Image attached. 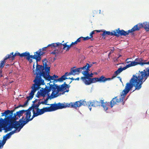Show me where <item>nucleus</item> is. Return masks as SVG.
<instances>
[{
	"label": "nucleus",
	"mask_w": 149,
	"mask_h": 149,
	"mask_svg": "<svg viewBox=\"0 0 149 149\" xmlns=\"http://www.w3.org/2000/svg\"><path fill=\"white\" fill-rule=\"evenodd\" d=\"M43 66L42 65H40L37 64L36 67V71L35 72V74L36 75L35 77V79L37 80L39 82H42L41 85H43L45 84L44 80L42 79L41 76L46 80L50 81L51 80H54V79L58 78L57 75H54L53 76H51L49 73L50 72V67L48 66L47 64L48 62L46 58H44L42 60Z\"/></svg>",
	"instance_id": "f257e3e1"
},
{
	"label": "nucleus",
	"mask_w": 149,
	"mask_h": 149,
	"mask_svg": "<svg viewBox=\"0 0 149 149\" xmlns=\"http://www.w3.org/2000/svg\"><path fill=\"white\" fill-rule=\"evenodd\" d=\"M146 69L143 71H139L136 75H133L130 81L135 87V89L132 92L135 90H139L142 87V85L149 76V60H145L143 63Z\"/></svg>",
	"instance_id": "f03ea898"
},
{
	"label": "nucleus",
	"mask_w": 149,
	"mask_h": 149,
	"mask_svg": "<svg viewBox=\"0 0 149 149\" xmlns=\"http://www.w3.org/2000/svg\"><path fill=\"white\" fill-rule=\"evenodd\" d=\"M55 81H54L52 82L50 81L49 83L47 84V85L49 84V86H47V88L49 92L52 90V91L51 95L52 98L57 97L60 92H63L62 94H64L65 92H68L70 86L67 84L65 82L60 86L56 84H55Z\"/></svg>",
	"instance_id": "7ed1b4c3"
},
{
	"label": "nucleus",
	"mask_w": 149,
	"mask_h": 149,
	"mask_svg": "<svg viewBox=\"0 0 149 149\" xmlns=\"http://www.w3.org/2000/svg\"><path fill=\"white\" fill-rule=\"evenodd\" d=\"M134 86L130 81L127 82L125 85V89L122 91L119 98H118L116 96L113 98L110 102V106L111 108L116 104H117L120 102H122V104L123 105L125 104V101H123L126 95L128 93Z\"/></svg>",
	"instance_id": "20e7f679"
},
{
	"label": "nucleus",
	"mask_w": 149,
	"mask_h": 149,
	"mask_svg": "<svg viewBox=\"0 0 149 149\" xmlns=\"http://www.w3.org/2000/svg\"><path fill=\"white\" fill-rule=\"evenodd\" d=\"M1 126L6 132L11 131L14 128L16 130H18L19 132L22 128H21V123L19 121L10 120L8 121L6 119L0 118Z\"/></svg>",
	"instance_id": "39448f33"
},
{
	"label": "nucleus",
	"mask_w": 149,
	"mask_h": 149,
	"mask_svg": "<svg viewBox=\"0 0 149 149\" xmlns=\"http://www.w3.org/2000/svg\"><path fill=\"white\" fill-rule=\"evenodd\" d=\"M44 53L41 52V49H39L35 53L34 55H30L29 52H26L21 54V57H26V59L31 63L32 62V59H35L37 62L41 60V56Z\"/></svg>",
	"instance_id": "423d86ee"
},
{
	"label": "nucleus",
	"mask_w": 149,
	"mask_h": 149,
	"mask_svg": "<svg viewBox=\"0 0 149 149\" xmlns=\"http://www.w3.org/2000/svg\"><path fill=\"white\" fill-rule=\"evenodd\" d=\"M103 33L102 34V36L103 37L106 35L114 36L117 37L120 36H126L128 35V32L127 31H125L123 30H120V29L118 28L114 31L113 32H110L109 31H107L105 30L103 31Z\"/></svg>",
	"instance_id": "0eeeda50"
},
{
	"label": "nucleus",
	"mask_w": 149,
	"mask_h": 149,
	"mask_svg": "<svg viewBox=\"0 0 149 149\" xmlns=\"http://www.w3.org/2000/svg\"><path fill=\"white\" fill-rule=\"evenodd\" d=\"M24 113L26 116L24 118V116H23L19 120V122L21 123V128H22L25 125L29 122L32 120L35 117V116H33V113L31 118H30L31 116V111H29L26 110H25Z\"/></svg>",
	"instance_id": "6e6552de"
},
{
	"label": "nucleus",
	"mask_w": 149,
	"mask_h": 149,
	"mask_svg": "<svg viewBox=\"0 0 149 149\" xmlns=\"http://www.w3.org/2000/svg\"><path fill=\"white\" fill-rule=\"evenodd\" d=\"M33 82H34L35 83L33 84V86L31 87L32 90L31 91V92L29 93V95L26 97L27 100H29L32 99L35 93L37 90H38L40 88V86L41 85V84H42L41 83L42 82L38 81L37 79H35L33 80Z\"/></svg>",
	"instance_id": "1a4fd4ad"
},
{
	"label": "nucleus",
	"mask_w": 149,
	"mask_h": 149,
	"mask_svg": "<svg viewBox=\"0 0 149 149\" xmlns=\"http://www.w3.org/2000/svg\"><path fill=\"white\" fill-rule=\"evenodd\" d=\"M143 28L147 31H149V22H145L143 24H138L134 26L132 29L127 31L128 32V35L130 33H132V32L138 31L141 28Z\"/></svg>",
	"instance_id": "9d476101"
},
{
	"label": "nucleus",
	"mask_w": 149,
	"mask_h": 149,
	"mask_svg": "<svg viewBox=\"0 0 149 149\" xmlns=\"http://www.w3.org/2000/svg\"><path fill=\"white\" fill-rule=\"evenodd\" d=\"M82 105L87 106L90 110H91V107H96L98 106H100L101 105V100L100 101L96 100H93L92 102H86L84 100H82Z\"/></svg>",
	"instance_id": "9b49d317"
},
{
	"label": "nucleus",
	"mask_w": 149,
	"mask_h": 149,
	"mask_svg": "<svg viewBox=\"0 0 149 149\" xmlns=\"http://www.w3.org/2000/svg\"><path fill=\"white\" fill-rule=\"evenodd\" d=\"M32 111L33 113V116L36 117L39 115H41L45 112L51 111L50 107H44L41 109H38L36 110V112L34 110H33Z\"/></svg>",
	"instance_id": "f8f14e48"
},
{
	"label": "nucleus",
	"mask_w": 149,
	"mask_h": 149,
	"mask_svg": "<svg viewBox=\"0 0 149 149\" xmlns=\"http://www.w3.org/2000/svg\"><path fill=\"white\" fill-rule=\"evenodd\" d=\"M82 106V100L79 101H76L75 102H70V103H66L65 104V108L66 107H71L77 109V107L79 108Z\"/></svg>",
	"instance_id": "ddd939ff"
},
{
	"label": "nucleus",
	"mask_w": 149,
	"mask_h": 149,
	"mask_svg": "<svg viewBox=\"0 0 149 149\" xmlns=\"http://www.w3.org/2000/svg\"><path fill=\"white\" fill-rule=\"evenodd\" d=\"M65 104L59 102L57 104H50V108L51 111H53L58 109L65 108Z\"/></svg>",
	"instance_id": "4468645a"
},
{
	"label": "nucleus",
	"mask_w": 149,
	"mask_h": 149,
	"mask_svg": "<svg viewBox=\"0 0 149 149\" xmlns=\"http://www.w3.org/2000/svg\"><path fill=\"white\" fill-rule=\"evenodd\" d=\"M67 43H64V44H62L61 43L59 42H57L56 43H53L51 44H49L48 45V46H51V47H58L59 49H61L62 48L63 46V49H65V48L67 47L68 45H67Z\"/></svg>",
	"instance_id": "2eb2a0df"
},
{
	"label": "nucleus",
	"mask_w": 149,
	"mask_h": 149,
	"mask_svg": "<svg viewBox=\"0 0 149 149\" xmlns=\"http://www.w3.org/2000/svg\"><path fill=\"white\" fill-rule=\"evenodd\" d=\"M82 81L86 85H89L91 83L98 82L97 77L89 78L85 80H82Z\"/></svg>",
	"instance_id": "dca6fc26"
},
{
	"label": "nucleus",
	"mask_w": 149,
	"mask_h": 149,
	"mask_svg": "<svg viewBox=\"0 0 149 149\" xmlns=\"http://www.w3.org/2000/svg\"><path fill=\"white\" fill-rule=\"evenodd\" d=\"M18 56L20 57L21 54L19 52L15 53L14 54V53L12 52L10 54H7L6 56V58L5 60H7L8 58H10V59L13 60L15 58V56Z\"/></svg>",
	"instance_id": "f3484780"
},
{
	"label": "nucleus",
	"mask_w": 149,
	"mask_h": 149,
	"mask_svg": "<svg viewBox=\"0 0 149 149\" xmlns=\"http://www.w3.org/2000/svg\"><path fill=\"white\" fill-rule=\"evenodd\" d=\"M129 59V58H127L126 60V62L128 64L127 65L125 66L124 67V68L125 70L127 68H129L131 67L135 66L137 65V63L136 62L135 60L134 61H129L128 60Z\"/></svg>",
	"instance_id": "a211bd4d"
},
{
	"label": "nucleus",
	"mask_w": 149,
	"mask_h": 149,
	"mask_svg": "<svg viewBox=\"0 0 149 149\" xmlns=\"http://www.w3.org/2000/svg\"><path fill=\"white\" fill-rule=\"evenodd\" d=\"M75 67H74L71 68L70 70V74L73 75H75L76 74H78L80 72V68H75Z\"/></svg>",
	"instance_id": "6ab92c4d"
},
{
	"label": "nucleus",
	"mask_w": 149,
	"mask_h": 149,
	"mask_svg": "<svg viewBox=\"0 0 149 149\" xmlns=\"http://www.w3.org/2000/svg\"><path fill=\"white\" fill-rule=\"evenodd\" d=\"M15 108L14 109L11 111L9 110L6 111L4 112L1 113L2 115L1 116H5L6 117L7 116L8 114H9V116H13V112L15 111Z\"/></svg>",
	"instance_id": "aec40b11"
},
{
	"label": "nucleus",
	"mask_w": 149,
	"mask_h": 149,
	"mask_svg": "<svg viewBox=\"0 0 149 149\" xmlns=\"http://www.w3.org/2000/svg\"><path fill=\"white\" fill-rule=\"evenodd\" d=\"M104 100H101V106H102L104 109L106 111L108 110V107L110 106L109 104H110V103H109V102H104Z\"/></svg>",
	"instance_id": "412c9836"
},
{
	"label": "nucleus",
	"mask_w": 149,
	"mask_h": 149,
	"mask_svg": "<svg viewBox=\"0 0 149 149\" xmlns=\"http://www.w3.org/2000/svg\"><path fill=\"white\" fill-rule=\"evenodd\" d=\"M87 72H86V71L85 72L86 73H84V74H85V75L84 77H81V79L82 81L85 80L86 79L91 78V77H93V74L92 73L90 74L89 72V71Z\"/></svg>",
	"instance_id": "4be33fe9"
},
{
	"label": "nucleus",
	"mask_w": 149,
	"mask_h": 149,
	"mask_svg": "<svg viewBox=\"0 0 149 149\" xmlns=\"http://www.w3.org/2000/svg\"><path fill=\"white\" fill-rule=\"evenodd\" d=\"M98 81L101 82H104L107 81L111 80L110 78H106L104 76L102 75L99 78L97 77Z\"/></svg>",
	"instance_id": "5701e85b"
},
{
	"label": "nucleus",
	"mask_w": 149,
	"mask_h": 149,
	"mask_svg": "<svg viewBox=\"0 0 149 149\" xmlns=\"http://www.w3.org/2000/svg\"><path fill=\"white\" fill-rule=\"evenodd\" d=\"M145 60H144L142 58H137L135 59L136 62L137 63V65H139L141 66L143 65V63Z\"/></svg>",
	"instance_id": "b1692460"
},
{
	"label": "nucleus",
	"mask_w": 149,
	"mask_h": 149,
	"mask_svg": "<svg viewBox=\"0 0 149 149\" xmlns=\"http://www.w3.org/2000/svg\"><path fill=\"white\" fill-rule=\"evenodd\" d=\"M49 91L47 88V86H46V87L44 88V91H42L41 93V96L45 97L47 94H48Z\"/></svg>",
	"instance_id": "393cba45"
},
{
	"label": "nucleus",
	"mask_w": 149,
	"mask_h": 149,
	"mask_svg": "<svg viewBox=\"0 0 149 149\" xmlns=\"http://www.w3.org/2000/svg\"><path fill=\"white\" fill-rule=\"evenodd\" d=\"M16 114L15 113L14 116H5V117L4 118L6 119L7 120H8V121H9L10 120L16 121L17 120V118H16Z\"/></svg>",
	"instance_id": "a878e982"
},
{
	"label": "nucleus",
	"mask_w": 149,
	"mask_h": 149,
	"mask_svg": "<svg viewBox=\"0 0 149 149\" xmlns=\"http://www.w3.org/2000/svg\"><path fill=\"white\" fill-rule=\"evenodd\" d=\"M25 110H22L17 111L16 113H15L16 115L20 118L21 116H22L23 114L25 113Z\"/></svg>",
	"instance_id": "bb28decb"
},
{
	"label": "nucleus",
	"mask_w": 149,
	"mask_h": 149,
	"mask_svg": "<svg viewBox=\"0 0 149 149\" xmlns=\"http://www.w3.org/2000/svg\"><path fill=\"white\" fill-rule=\"evenodd\" d=\"M66 79H68L65 76V75H63L61 77L57 79H54V81H55L56 82L57 81L61 82L64 80H65Z\"/></svg>",
	"instance_id": "cd10ccee"
},
{
	"label": "nucleus",
	"mask_w": 149,
	"mask_h": 149,
	"mask_svg": "<svg viewBox=\"0 0 149 149\" xmlns=\"http://www.w3.org/2000/svg\"><path fill=\"white\" fill-rule=\"evenodd\" d=\"M125 69L123 67V68H119L117 70L114 72V73L116 75H117L119 74L122 72L123 70Z\"/></svg>",
	"instance_id": "c85d7f7f"
},
{
	"label": "nucleus",
	"mask_w": 149,
	"mask_h": 149,
	"mask_svg": "<svg viewBox=\"0 0 149 149\" xmlns=\"http://www.w3.org/2000/svg\"><path fill=\"white\" fill-rule=\"evenodd\" d=\"M92 66V64H89L88 63H86V64L85 66H84V67L83 68H85L86 67L87 68V69L86 70V72H88L87 71H89V68L91 67Z\"/></svg>",
	"instance_id": "c756f323"
},
{
	"label": "nucleus",
	"mask_w": 149,
	"mask_h": 149,
	"mask_svg": "<svg viewBox=\"0 0 149 149\" xmlns=\"http://www.w3.org/2000/svg\"><path fill=\"white\" fill-rule=\"evenodd\" d=\"M84 66L82 68H79L81 69L80 70V72H81L82 74L84 75V77L85 76V74H84V73H86V70L87 69V68L86 67L85 68H83Z\"/></svg>",
	"instance_id": "7c9ffc66"
},
{
	"label": "nucleus",
	"mask_w": 149,
	"mask_h": 149,
	"mask_svg": "<svg viewBox=\"0 0 149 149\" xmlns=\"http://www.w3.org/2000/svg\"><path fill=\"white\" fill-rule=\"evenodd\" d=\"M10 137L11 136L9 133L7 134L5 136H4L3 137V141H5H5L7 139H9Z\"/></svg>",
	"instance_id": "2f4dec72"
},
{
	"label": "nucleus",
	"mask_w": 149,
	"mask_h": 149,
	"mask_svg": "<svg viewBox=\"0 0 149 149\" xmlns=\"http://www.w3.org/2000/svg\"><path fill=\"white\" fill-rule=\"evenodd\" d=\"M5 58L6 57L4 58L3 60L2 61L1 63H0V68H2L4 66L5 63V61L6 60H5Z\"/></svg>",
	"instance_id": "473e14b6"
},
{
	"label": "nucleus",
	"mask_w": 149,
	"mask_h": 149,
	"mask_svg": "<svg viewBox=\"0 0 149 149\" xmlns=\"http://www.w3.org/2000/svg\"><path fill=\"white\" fill-rule=\"evenodd\" d=\"M60 53V51L57 50L55 49L51 53V54H54L56 56L58 54Z\"/></svg>",
	"instance_id": "72a5a7b5"
},
{
	"label": "nucleus",
	"mask_w": 149,
	"mask_h": 149,
	"mask_svg": "<svg viewBox=\"0 0 149 149\" xmlns=\"http://www.w3.org/2000/svg\"><path fill=\"white\" fill-rule=\"evenodd\" d=\"M47 95H48L47 97L45 100L44 102H45V105H50V104H47V101L49 98L51 99L52 98V97L51 98L50 97V96L49 95V94H48Z\"/></svg>",
	"instance_id": "f704fd0d"
},
{
	"label": "nucleus",
	"mask_w": 149,
	"mask_h": 149,
	"mask_svg": "<svg viewBox=\"0 0 149 149\" xmlns=\"http://www.w3.org/2000/svg\"><path fill=\"white\" fill-rule=\"evenodd\" d=\"M49 46H48V45L46 47H44L43 48H42V49H41V52H42L43 53H44L42 55H43L45 53V51L46 50V49L48 47H49ZM51 47V46H50Z\"/></svg>",
	"instance_id": "c9c22d12"
},
{
	"label": "nucleus",
	"mask_w": 149,
	"mask_h": 149,
	"mask_svg": "<svg viewBox=\"0 0 149 149\" xmlns=\"http://www.w3.org/2000/svg\"><path fill=\"white\" fill-rule=\"evenodd\" d=\"M82 40H84V41L88 40L91 38H90L88 36H87L86 37H82Z\"/></svg>",
	"instance_id": "e433bc0d"
},
{
	"label": "nucleus",
	"mask_w": 149,
	"mask_h": 149,
	"mask_svg": "<svg viewBox=\"0 0 149 149\" xmlns=\"http://www.w3.org/2000/svg\"><path fill=\"white\" fill-rule=\"evenodd\" d=\"M18 130L19 129L16 130L15 129V130L12 131L11 132H10L9 133V134L10 135V136H11V135L13 134L14 133H15L16 132V130Z\"/></svg>",
	"instance_id": "4c0bfd02"
},
{
	"label": "nucleus",
	"mask_w": 149,
	"mask_h": 149,
	"mask_svg": "<svg viewBox=\"0 0 149 149\" xmlns=\"http://www.w3.org/2000/svg\"><path fill=\"white\" fill-rule=\"evenodd\" d=\"M25 106V105H24V104H23V105H21V104H20L19 105L17 106V107H15V109H17L20 107H24Z\"/></svg>",
	"instance_id": "58836bf2"
},
{
	"label": "nucleus",
	"mask_w": 149,
	"mask_h": 149,
	"mask_svg": "<svg viewBox=\"0 0 149 149\" xmlns=\"http://www.w3.org/2000/svg\"><path fill=\"white\" fill-rule=\"evenodd\" d=\"M72 46V45H71V44L70 45H67V49H66V51H68L69 50V49H70V47Z\"/></svg>",
	"instance_id": "ea45409f"
},
{
	"label": "nucleus",
	"mask_w": 149,
	"mask_h": 149,
	"mask_svg": "<svg viewBox=\"0 0 149 149\" xmlns=\"http://www.w3.org/2000/svg\"><path fill=\"white\" fill-rule=\"evenodd\" d=\"M82 37H81L77 39V41L79 43L81 42V41L82 40Z\"/></svg>",
	"instance_id": "a19ab883"
},
{
	"label": "nucleus",
	"mask_w": 149,
	"mask_h": 149,
	"mask_svg": "<svg viewBox=\"0 0 149 149\" xmlns=\"http://www.w3.org/2000/svg\"><path fill=\"white\" fill-rule=\"evenodd\" d=\"M4 141H3L2 143H1V142H0V148L3 147V145L4 144V143H5V142H4Z\"/></svg>",
	"instance_id": "79ce46f5"
},
{
	"label": "nucleus",
	"mask_w": 149,
	"mask_h": 149,
	"mask_svg": "<svg viewBox=\"0 0 149 149\" xmlns=\"http://www.w3.org/2000/svg\"><path fill=\"white\" fill-rule=\"evenodd\" d=\"M40 105L38 104H35V107H36V110L37 109H38V107H39Z\"/></svg>",
	"instance_id": "37998d69"
},
{
	"label": "nucleus",
	"mask_w": 149,
	"mask_h": 149,
	"mask_svg": "<svg viewBox=\"0 0 149 149\" xmlns=\"http://www.w3.org/2000/svg\"><path fill=\"white\" fill-rule=\"evenodd\" d=\"M41 99H36L35 100H34V101L33 102V103L34 104H35L36 102H37L38 101H40L41 100Z\"/></svg>",
	"instance_id": "c03bdc74"
},
{
	"label": "nucleus",
	"mask_w": 149,
	"mask_h": 149,
	"mask_svg": "<svg viewBox=\"0 0 149 149\" xmlns=\"http://www.w3.org/2000/svg\"><path fill=\"white\" fill-rule=\"evenodd\" d=\"M32 107L33 110H34L35 109H36V107H35V104L33 103V104L31 106Z\"/></svg>",
	"instance_id": "a18cd8bd"
},
{
	"label": "nucleus",
	"mask_w": 149,
	"mask_h": 149,
	"mask_svg": "<svg viewBox=\"0 0 149 149\" xmlns=\"http://www.w3.org/2000/svg\"><path fill=\"white\" fill-rule=\"evenodd\" d=\"M116 76L117 75H116V74H115V73H114L113 76L111 78H110L111 80L113 79L116 77Z\"/></svg>",
	"instance_id": "49530a36"
},
{
	"label": "nucleus",
	"mask_w": 149,
	"mask_h": 149,
	"mask_svg": "<svg viewBox=\"0 0 149 149\" xmlns=\"http://www.w3.org/2000/svg\"><path fill=\"white\" fill-rule=\"evenodd\" d=\"M70 74V72H69V73H68V72H66L65 73V74L64 75H65V76L66 77V76H67L68 75H71V74Z\"/></svg>",
	"instance_id": "de8ad7c7"
},
{
	"label": "nucleus",
	"mask_w": 149,
	"mask_h": 149,
	"mask_svg": "<svg viewBox=\"0 0 149 149\" xmlns=\"http://www.w3.org/2000/svg\"><path fill=\"white\" fill-rule=\"evenodd\" d=\"M32 109V107H29L28 109H27V110H26L29 111H31V110Z\"/></svg>",
	"instance_id": "09e8293b"
},
{
	"label": "nucleus",
	"mask_w": 149,
	"mask_h": 149,
	"mask_svg": "<svg viewBox=\"0 0 149 149\" xmlns=\"http://www.w3.org/2000/svg\"><path fill=\"white\" fill-rule=\"evenodd\" d=\"M29 101V100H27L26 101V102H25V103L24 104V105L26 106V105H27V104L28 103Z\"/></svg>",
	"instance_id": "8fccbe9b"
},
{
	"label": "nucleus",
	"mask_w": 149,
	"mask_h": 149,
	"mask_svg": "<svg viewBox=\"0 0 149 149\" xmlns=\"http://www.w3.org/2000/svg\"><path fill=\"white\" fill-rule=\"evenodd\" d=\"M71 44L72 46L73 45H75L77 44L75 41L74 42H72Z\"/></svg>",
	"instance_id": "3c124183"
},
{
	"label": "nucleus",
	"mask_w": 149,
	"mask_h": 149,
	"mask_svg": "<svg viewBox=\"0 0 149 149\" xmlns=\"http://www.w3.org/2000/svg\"><path fill=\"white\" fill-rule=\"evenodd\" d=\"M114 50H111V51L109 53V55L111 54L113 52Z\"/></svg>",
	"instance_id": "603ef678"
},
{
	"label": "nucleus",
	"mask_w": 149,
	"mask_h": 149,
	"mask_svg": "<svg viewBox=\"0 0 149 149\" xmlns=\"http://www.w3.org/2000/svg\"><path fill=\"white\" fill-rule=\"evenodd\" d=\"M39 94H40V93H39V92H38L37 94V97L38 98H39Z\"/></svg>",
	"instance_id": "864d4df0"
},
{
	"label": "nucleus",
	"mask_w": 149,
	"mask_h": 149,
	"mask_svg": "<svg viewBox=\"0 0 149 149\" xmlns=\"http://www.w3.org/2000/svg\"><path fill=\"white\" fill-rule=\"evenodd\" d=\"M93 34L91 33V32L90 33V38H92L93 37Z\"/></svg>",
	"instance_id": "5fc2aeb1"
},
{
	"label": "nucleus",
	"mask_w": 149,
	"mask_h": 149,
	"mask_svg": "<svg viewBox=\"0 0 149 149\" xmlns=\"http://www.w3.org/2000/svg\"><path fill=\"white\" fill-rule=\"evenodd\" d=\"M68 79H70L72 80H75V79H74L73 77H72L71 78H70V77H69V78H68Z\"/></svg>",
	"instance_id": "6e6d98bb"
},
{
	"label": "nucleus",
	"mask_w": 149,
	"mask_h": 149,
	"mask_svg": "<svg viewBox=\"0 0 149 149\" xmlns=\"http://www.w3.org/2000/svg\"><path fill=\"white\" fill-rule=\"evenodd\" d=\"M40 102H41V104H45V102L44 101H41Z\"/></svg>",
	"instance_id": "4d7b16f0"
},
{
	"label": "nucleus",
	"mask_w": 149,
	"mask_h": 149,
	"mask_svg": "<svg viewBox=\"0 0 149 149\" xmlns=\"http://www.w3.org/2000/svg\"><path fill=\"white\" fill-rule=\"evenodd\" d=\"M79 77H78L76 79H75V80H79Z\"/></svg>",
	"instance_id": "13d9d810"
},
{
	"label": "nucleus",
	"mask_w": 149,
	"mask_h": 149,
	"mask_svg": "<svg viewBox=\"0 0 149 149\" xmlns=\"http://www.w3.org/2000/svg\"><path fill=\"white\" fill-rule=\"evenodd\" d=\"M95 31H92L91 33H92L93 34L95 33Z\"/></svg>",
	"instance_id": "bf43d9fd"
},
{
	"label": "nucleus",
	"mask_w": 149,
	"mask_h": 149,
	"mask_svg": "<svg viewBox=\"0 0 149 149\" xmlns=\"http://www.w3.org/2000/svg\"><path fill=\"white\" fill-rule=\"evenodd\" d=\"M39 105H40V104H41L40 101H39L38 103Z\"/></svg>",
	"instance_id": "052dcab7"
},
{
	"label": "nucleus",
	"mask_w": 149,
	"mask_h": 149,
	"mask_svg": "<svg viewBox=\"0 0 149 149\" xmlns=\"http://www.w3.org/2000/svg\"><path fill=\"white\" fill-rule=\"evenodd\" d=\"M97 32H100L101 31L98 30H95Z\"/></svg>",
	"instance_id": "680f3d73"
},
{
	"label": "nucleus",
	"mask_w": 149,
	"mask_h": 149,
	"mask_svg": "<svg viewBox=\"0 0 149 149\" xmlns=\"http://www.w3.org/2000/svg\"><path fill=\"white\" fill-rule=\"evenodd\" d=\"M3 76L2 74H1V75H0V77H2Z\"/></svg>",
	"instance_id": "e2e57ef3"
},
{
	"label": "nucleus",
	"mask_w": 149,
	"mask_h": 149,
	"mask_svg": "<svg viewBox=\"0 0 149 149\" xmlns=\"http://www.w3.org/2000/svg\"><path fill=\"white\" fill-rule=\"evenodd\" d=\"M75 42H76V43L77 44L78 43V42L77 41V40L76 41H75Z\"/></svg>",
	"instance_id": "0e129e2a"
},
{
	"label": "nucleus",
	"mask_w": 149,
	"mask_h": 149,
	"mask_svg": "<svg viewBox=\"0 0 149 149\" xmlns=\"http://www.w3.org/2000/svg\"><path fill=\"white\" fill-rule=\"evenodd\" d=\"M72 82V81H69L68 83H69V84H70V83H71Z\"/></svg>",
	"instance_id": "69168bd1"
},
{
	"label": "nucleus",
	"mask_w": 149,
	"mask_h": 149,
	"mask_svg": "<svg viewBox=\"0 0 149 149\" xmlns=\"http://www.w3.org/2000/svg\"><path fill=\"white\" fill-rule=\"evenodd\" d=\"M91 41L93 40V39H94L93 38H91Z\"/></svg>",
	"instance_id": "338daca9"
},
{
	"label": "nucleus",
	"mask_w": 149,
	"mask_h": 149,
	"mask_svg": "<svg viewBox=\"0 0 149 149\" xmlns=\"http://www.w3.org/2000/svg\"><path fill=\"white\" fill-rule=\"evenodd\" d=\"M33 68H35V67H34V65H33Z\"/></svg>",
	"instance_id": "774afa93"
}]
</instances>
